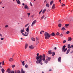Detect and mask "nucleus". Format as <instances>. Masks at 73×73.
Masks as SVG:
<instances>
[{
    "label": "nucleus",
    "mask_w": 73,
    "mask_h": 73,
    "mask_svg": "<svg viewBox=\"0 0 73 73\" xmlns=\"http://www.w3.org/2000/svg\"><path fill=\"white\" fill-rule=\"evenodd\" d=\"M27 15H29V16L30 15H31V13H27Z\"/></svg>",
    "instance_id": "a18cd8bd"
},
{
    "label": "nucleus",
    "mask_w": 73,
    "mask_h": 73,
    "mask_svg": "<svg viewBox=\"0 0 73 73\" xmlns=\"http://www.w3.org/2000/svg\"><path fill=\"white\" fill-rule=\"evenodd\" d=\"M48 58L46 59L45 61H44V62L46 64H47L48 63Z\"/></svg>",
    "instance_id": "2eb2a0df"
},
{
    "label": "nucleus",
    "mask_w": 73,
    "mask_h": 73,
    "mask_svg": "<svg viewBox=\"0 0 73 73\" xmlns=\"http://www.w3.org/2000/svg\"><path fill=\"white\" fill-rule=\"evenodd\" d=\"M58 62H61V57H59L58 58Z\"/></svg>",
    "instance_id": "0eeeda50"
},
{
    "label": "nucleus",
    "mask_w": 73,
    "mask_h": 73,
    "mask_svg": "<svg viewBox=\"0 0 73 73\" xmlns=\"http://www.w3.org/2000/svg\"><path fill=\"white\" fill-rule=\"evenodd\" d=\"M29 48L30 49H33V48H34V47L33 46H31L29 47Z\"/></svg>",
    "instance_id": "ddd939ff"
},
{
    "label": "nucleus",
    "mask_w": 73,
    "mask_h": 73,
    "mask_svg": "<svg viewBox=\"0 0 73 73\" xmlns=\"http://www.w3.org/2000/svg\"><path fill=\"white\" fill-rule=\"evenodd\" d=\"M60 36H61V37H63V34L62 33H61L60 35Z\"/></svg>",
    "instance_id": "473e14b6"
},
{
    "label": "nucleus",
    "mask_w": 73,
    "mask_h": 73,
    "mask_svg": "<svg viewBox=\"0 0 73 73\" xmlns=\"http://www.w3.org/2000/svg\"><path fill=\"white\" fill-rule=\"evenodd\" d=\"M1 62H0V67L1 68Z\"/></svg>",
    "instance_id": "680f3d73"
},
{
    "label": "nucleus",
    "mask_w": 73,
    "mask_h": 73,
    "mask_svg": "<svg viewBox=\"0 0 73 73\" xmlns=\"http://www.w3.org/2000/svg\"><path fill=\"white\" fill-rule=\"evenodd\" d=\"M1 71H2V73H4V71H5V70H4V68H2L1 69Z\"/></svg>",
    "instance_id": "a878e982"
},
{
    "label": "nucleus",
    "mask_w": 73,
    "mask_h": 73,
    "mask_svg": "<svg viewBox=\"0 0 73 73\" xmlns=\"http://www.w3.org/2000/svg\"><path fill=\"white\" fill-rule=\"evenodd\" d=\"M63 42L64 44H65V43L66 42V40H64L63 41Z\"/></svg>",
    "instance_id": "ea45409f"
},
{
    "label": "nucleus",
    "mask_w": 73,
    "mask_h": 73,
    "mask_svg": "<svg viewBox=\"0 0 73 73\" xmlns=\"http://www.w3.org/2000/svg\"><path fill=\"white\" fill-rule=\"evenodd\" d=\"M29 27L30 26L29 25L26 30V31L27 33L29 32Z\"/></svg>",
    "instance_id": "1a4fd4ad"
},
{
    "label": "nucleus",
    "mask_w": 73,
    "mask_h": 73,
    "mask_svg": "<svg viewBox=\"0 0 73 73\" xmlns=\"http://www.w3.org/2000/svg\"><path fill=\"white\" fill-rule=\"evenodd\" d=\"M0 36L1 37H3V36L1 35V34H0Z\"/></svg>",
    "instance_id": "4d7b16f0"
},
{
    "label": "nucleus",
    "mask_w": 73,
    "mask_h": 73,
    "mask_svg": "<svg viewBox=\"0 0 73 73\" xmlns=\"http://www.w3.org/2000/svg\"><path fill=\"white\" fill-rule=\"evenodd\" d=\"M52 8L53 9H54V8H55V5L54 4H53L52 5Z\"/></svg>",
    "instance_id": "f3484780"
},
{
    "label": "nucleus",
    "mask_w": 73,
    "mask_h": 73,
    "mask_svg": "<svg viewBox=\"0 0 73 73\" xmlns=\"http://www.w3.org/2000/svg\"><path fill=\"white\" fill-rule=\"evenodd\" d=\"M59 2L60 3H61V0H59Z\"/></svg>",
    "instance_id": "774afa93"
},
{
    "label": "nucleus",
    "mask_w": 73,
    "mask_h": 73,
    "mask_svg": "<svg viewBox=\"0 0 73 73\" xmlns=\"http://www.w3.org/2000/svg\"><path fill=\"white\" fill-rule=\"evenodd\" d=\"M30 5H31V6H32V4L31 3H30Z\"/></svg>",
    "instance_id": "09e8293b"
},
{
    "label": "nucleus",
    "mask_w": 73,
    "mask_h": 73,
    "mask_svg": "<svg viewBox=\"0 0 73 73\" xmlns=\"http://www.w3.org/2000/svg\"><path fill=\"white\" fill-rule=\"evenodd\" d=\"M70 47H71V48H73V45H71Z\"/></svg>",
    "instance_id": "864d4df0"
},
{
    "label": "nucleus",
    "mask_w": 73,
    "mask_h": 73,
    "mask_svg": "<svg viewBox=\"0 0 73 73\" xmlns=\"http://www.w3.org/2000/svg\"><path fill=\"white\" fill-rule=\"evenodd\" d=\"M54 50H56V49H57V47H55L54 48Z\"/></svg>",
    "instance_id": "603ef678"
},
{
    "label": "nucleus",
    "mask_w": 73,
    "mask_h": 73,
    "mask_svg": "<svg viewBox=\"0 0 73 73\" xmlns=\"http://www.w3.org/2000/svg\"><path fill=\"white\" fill-rule=\"evenodd\" d=\"M25 9H27V8H28V6L27 5H25Z\"/></svg>",
    "instance_id": "c756f323"
},
{
    "label": "nucleus",
    "mask_w": 73,
    "mask_h": 73,
    "mask_svg": "<svg viewBox=\"0 0 73 73\" xmlns=\"http://www.w3.org/2000/svg\"><path fill=\"white\" fill-rule=\"evenodd\" d=\"M15 67V65H13L12 66V68H14Z\"/></svg>",
    "instance_id": "37998d69"
},
{
    "label": "nucleus",
    "mask_w": 73,
    "mask_h": 73,
    "mask_svg": "<svg viewBox=\"0 0 73 73\" xmlns=\"http://www.w3.org/2000/svg\"><path fill=\"white\" fill-rule=\"evenodd\" d=\"M14 60V59H13V58H11L9 59V61L10 62H12Z\"/></svg>",
    "instance_id": "423d86ee"
},
{
    "label": "nucleus",
    "mask_w": 73,
    "mask_h": 73,
    "mask_svg": "<svg viewBox=\"0 0 73 73\" xmlns=\"http://www.w3.org/2000/svg\"><path fill=\"white\" fill-rule=\"evenodd\" d=\"M22 62V65H23V66H24V65H25V63H24V62H25V61H23V62Z\"/></svg>",
    "instance_id": "cd10ccee"
},
{
    "label": "nucleus",
    "mask_w": 73,
    "mask_h": 73,
    "mask_svg": "<svg viewBox=\"0 0 73 73\" xmlns=\"http://www.w3.org/2000/svg\"><path fill=\"white\" fill-rule=\"evenodd\" d=\"M24 29H25V28H23V29L22 30H23V31H24Z\"/></svg>",
    "instance_id": "e2e57ef3"
},
{
    "label": "nucleus",
    "mask_w": 73,
    "mask_h": 73,
    "mask_svg": "<svg viewBox=\"0 0 73 73\" xmlns=\"http://www.w3.org/2000/svg\"><path fill=\"white\" fill-rule=\"evenodd\" d=\"M47 3V2L46 1V0H45L44 1V3Z\"/></svg>",
    "instance_id": "49530a36"
},
{
    "label": "nucleus",
    "mask_w": 73,
    "mask_h": 73,
    "mask_svg": "<svg viewBox=\"0 0 73 73\" xmlns=\"http://www.w3.org/2000/svg\"><path fill=\"white\" fill-rule=\"evenodd\" d=\"M42 9L41 11L39 12V15H40L41 14V13L42 12Z\"/></svg>",
    "instance_id": "c9c22d12"
},
{
    "label": "nucleus",
    "mask_w": 73,
    "mask_h": 73,
    "mask_svg": "<svg viewBox=\"0 0 73 73\" xmlns=\"http://www.w3.org/2000/svg\"><path fill=\"white\" fill-rule=\"evenodd\" d=\"M28 34H29V33H27V32H26L25 34L22 33V35L24 36H28Z\"/></svg>",
    "instance_id": "20e7f679"
},
{
    "label": "nucleus",
    "mask_w": 73,
    "mask_h": 73,
    "mask_svg": "<svg viewBox=\"0 0 73 73\" xmlns=\"http://www.w3.org/2000/svg\"><path fill=\"white\" fill-rule=\"evenodd\" d=\"M11 73H15V72L13 71H11Z\"/></svg>",
    "instance_id": "c03bdc74"
},
{
    "label": "nucleus",
    "mask_w": 73,
    "mask_h": 73,
    "mask_svg": "<svg viewBox=\"0 0 73 73\" xmlns=\"http://www.w3.org/2000/svg\"><path fill=\"white\" fill-rule=\"evenodd\" d=\"M29 25V23H28L27 25H25V27H27V26H28Z\"/></svg>",
    "instance_id": "79ce46f5"
},
{
    "label": "nucleus",
    "mask_w": 73,
    "mask_h": 73,
    "mask_svg": "<svg viewBox=\"0 0 73 73\" xmlns=\"http://www.w3.org/2000/svg\"><path fill=\"white\" fill-rule=\"evenodd\" d=\"M25 31H24V30H21V33H23L24 32H25Z\"/></svg>",
    "instance_id": "f704fd0d"
},
{
    "label": "nucleus",
    "mask_w": 73,
    "mask_h": 73,
    "mask_svg": "<svg viewBox=\"0 0 73 73\" xmlns=\"http://www.w3.org/2000/svg\"><path fill=\"white\" fill-rule=\"evenodd\" d=\"M41 32H44V31H42Z\"/></svg>",
    "instance_id": "338daca9"
},
{
    "label": "nucleus",
    "mask_w": 73,
    "mask_h": 73,
    "mask_svg": "<svg viewBox=\"0 0 73 73\" xmlns=\"http://www.w3.org/2000/svg\"><path fill=\"white\" fill-rule=\"evenodd\" d=\"M7 72H8V73H11V70L10 69H8L7 71Z\"/></svg>",
    "instance_id": "a211bd4d"
},
{
    "label": "nucleus",
    "mask_w": 73,
    "mask_h": 73,
    "mask_svg": "<svg viewBox=\"0 0 73 73\" xmlns=\"http://www.w3.org/2000/svg\"><path fill=\"white\" fill-rule=\"evenodd\" d=\"M66 29H65V27H62V29H61V30L62 31H65V30H66Z\"/></svg>",
    "instance_id": "4be33fe9"
},
{
    "label": "nucleus",
    "mask_w": 73,
    "mask_h": 73,
    "mask_svg": "<svg viewBox=\"0 0 73 73\" xmlns=\"http://www.w3.org/2000/svg\"><path fill=\"white\" fill-rule=\"evenodd\" d=\"M46 7H48V8H49V4L48 3H47L46 4Z\"/></svg>",
    "instance_id": "393cba45"
},
{
    "label": "nucleus",
    "mask_w": 73,
    "mask_h": 73,
    "mask_svg": "<svg viewBox=\"0 0 73 73\" xmlns=\"http://www.w3.org/2000/svg\"><path fill=\"white\" fill-rule=\"evenodd\" d=\"M52 56H54L55 55V53L54 52H52Z\"/></svg>",
    "instance_id": "7c9ffc66"
},
{
    "label": "nucleus",
    "mask_w": 73,
    "mask_h": 73,
    "mask_svg": "<svg viewBox=\"0 0 73 73\" xmlns=\"http://www.w3.org/2000/svg\"><path fill=\"white\" fill-rule=\"evenodd\" d=\"M21 73H25L24 71V70H23V68L21 69Z\"/></svg>",
    "instance_id": "b1692460"
},
{
    "label": "nucleus",
    "mask_w": 73,
    "mask_h": 73,
    "mask_svg": "<svg viewBox=\"0 0 73 73\" xmlns=\"http://www.w3.org/2000/svg\"><path fill=\"white\" fill-rule=\"evenodd\" d=\"M69 25L68 24L65 25V26L66 27H68V26H69Z\"/></svg>",
    "instance_id": "e433bc0d"
},
{
    "label": "nucleus",
    "mask_w": 73,
    "mask_h": 73,
    "mask_svg": "<svg viewBox=\"0 0 73 73\" xmlns=\"http://www.w3.org/2000/svg\"><path fill=\"white\" fill-rule=\"evenodd\" d=\"M28 44L27 43H26L25 44V49H27V47H28Z\"/></svg>",
    "instance_id": "9b49d317"
},
{
    "label": "nucleus",
    "mask_w": 73,
    "mask_h": 73,
    "mask_svg": "<svg viewBox=\"0 0 73 73\" xmlns=\"http://www.w3.org/2000/svg\"><path fill=\"white\" fill-rule=\"evenodd\" d=\"M1 40H4V38H1Z\"/></svg>",
    "instance_id": "de8ad7c7"
},
{
    "label": "nucleus",
    "mask_w": 73,
    "mask_h": 73,
    "mask_svg": "<svg viewBox=\"0 0 73 73\" xmlns=\"http://www.w3.org/2000/svg\"><path fill=\"white\" fill-rule=\"evenodd\" d=\"M5 28H8V25H6L5 26Z\"/></svg>",
    "instance_id": "8fccbe9b"
},
{
    "label": "nucleus",
    "mask_w": 73,
    "mask_h": 73,
    "mask_svg": "<svg viewBox=\"0 0 73 73\" xmlns=\"http://www.w3.org/2000/svg\"><path fill=\"white\" fill-rule=\"evenodd\" d=\"M66 48V46L64 45L63 46L62 49V52H65L67 50L68 48Z\"/></svg>",
    "instance_id": "7ed1b4c3"
},
{
    "label": "nucleus",
    "mask_w": 73,
    "mask_h": 73,
    "mask_svg": "<svg viewBox=\"0 0 73 73\" xmlns=\"http://www.w3.org/2000/svg\"><path fill=\"white\" fill-rule=\"evenodd\" d=\"M69 52H70V49H68L67 50V51L66 52V54H68L69 53Z\"/></svg>",
    "instance_id": "aec40b11"
},
{
    "label": "nucleus",
    "mask_w": 73,
    "mask_h": 73,
    "mask_svg": "<svg viewBox=\"0 0 73 73\" xmlns=\"http://www.w3.org/2000/svg\"><path fill=\"white\" fill-rule=\"evenodd\" d=\"M56 35L57 36H59V33L58 32H57V33H56Z\"/></svg>",
    "instance_id": "58836bf2"
},
{
    "label": "nucleus",
    "mask_w": 73,
    "mask_h": 73,
    "mask_svg": "<svg viewBox=\"0 0 73 73\" xmlns=\"http://www.w3.org/2000/svg\"><path fill=\"white\" fill-rule=\"evenodd\" d=\"M46 11V9H45L42 12V13L43 14H44L45 13V12Z\"/></svg>",
    "instance_id": "dca6fc26"
},
{
    "label": "nucleus",
    "mask_w": 73,
    "mask_h": 73,
    "mask_svg": "<svg viewBox=\"0 0 73 73\" xmlns=\"http://www.w3.org/2000/svg\"><path fill=\"white\" fill-rule=\"evenodd\" d=\"M48 54H52V50H49L48 52Z\"/></svg>",
    "instance_id": "f8f14e48"
},
{
    "label": "nucleus",
    "mask_w": 73,
    "mask_h": 73,
    "mask_svg": "<svg viewBox=\"0 0 73 73\" xmlns=\"http://www.w3.org/2000/svg\"><path fill=\"white\" fill-rule=\"evenodd\" d=\"M44 17H45V15H43L41 19H40L41 20H42V19H44Z\"/></svg>",
    "instance_id": "bb28decb"
},
{
    "label": "nucleus",
    "mask_w": 73,
    "mask_h": 73,
    "mask_svg": "<svg viewBox=\"0 0 73 73\" xmlns=\"http://www.w3.org/2000/svg\"><path fill=\"white\" fill-rule=\"evenodd\" d=\"M36 43H38V42L37 41V40H36Z\"/></svg>",
    "instance_id": "5fc2aeb1"
},
{
    "label": "nucleus",
    "mask_w": 73,
    "mask_h": 73,
    "mask_svg": "<svg viewBox=\"0 0 73 73\" xmlns=\"http://www.w3.org/2000/svg\"><path fill=\"white\" fill-rule=\"evenodd\" d=\"M31 39L32 41H35V38H31Z\"/></svg>",
    "instance_id": "412c9836"
},
{
    "label": "nucleus",
    "mask_w": 73,
    "mask_h": 73,
    "mask_svg": "<svg viewBox=\"0 0 73 73\" xmlns=\"http://www.w3.org/2000/svg\"><path fill=\"white\" fill-rule=\"evenodd\" d=\"M62 26V25H61V24L60 23L58 24V26L59 27V28H61Z\"/></svg>",
    "instance_id": "5701e85b"
},
{
    "label": "nucleus",
    "mask_w": 73,
    "mask_h": 73,
    "mask_svg": "<svg viewBox=\"0 0 73 73\" xmlns=\"http://www.w3.org/2000/svg\"><path fill=\"white\" fill-rule=\"evenodd\" d=\"M53 3V1H51L50 2V5H52Z\"/></svg>",
    "instance_id": "4c0bfd02"
},
{
    "label": "nucleus",
    "mask_w": 73,
    "mask_h": 73,
    "mask_svg": "<svg viewBox=\"0 0 73 73\" xmlns=\"http://www.w3.org/2000/svg\"><path fill=\"white\" fill-rule=\"evenodd\" d=\"M1 64L3 65H4V61H2L1 62Z\"/></svg>",
    "instance_id": "c85d7f7f"
},
{
    "label": "nucleus",
    "mask_w": 73,
    "mask_h": 73,
    "mask_svg": "<svg viewBox=\"0 0 73 73\" xmlns=\"http://www.w3.org/2000/svg\"><path fill=\"white\" fill-rule=\"evenodd\" d=\"M2 2H3V1H1L0 3V4H1V3H2Z\"/></svg>",
    "instance_id": "052dcab7"
},
{
    "label": "nucleus",
    "mask_w": 73,
    "mask_h": 73,
    "mask_svg": "<svg viewBox=\"0 0 73 73\" xmlns=\"http://www.w3.org/2000/svg\"><path fill=\"white\" fill-rule=\"evenodd\" d=\"M22 5H23L24 6L25 5V4H24V3H23Z\"/></svg>",
    "instance_id": "69168bd1"
},
{
    "label": "nucleus",
    "mask_w": 73,
    "mask_h": 73,
    "mask_svg": "<svg viewBox=\"0 0 73 73\" xmlns=\"http://www.w3.org/2000/svg\"><path fill=\"white\" fill-rule=\"evenodd\" d=\"M17 73H20V71L19 70H18L17 71Z\"/></svg>",
    "instance_id": "3c124183"
},
{
    "label": "nucleus",
    "mask_w": 73,
    "mask_h": 73,
    "mask_svg": "<svg viewBox=\"0 0 73 73\" xmlns=\"http://www.w3.org/2000/svg\"><path fill=\"white\" fill-rule=\"evenodd\" d=\"M70 44H68L67 46L68 48V49H70V48H72V47H70Z\"/></svg>",
    "instance_id": "4468645a"
},
{
    "label": "nucleus",
    "mask_w": 73,
    "mask_h": 73,
    "mask_svg": "<svg viewBox=\"0 0 73 73\" xmlns=\"http://www.w3.org/2000/svg\"><path fill=\"white\" fill-rule=\"evenodd\" d=\"M47 17H45L44 18V20H45V19H46V18Z\"/></svg>",
    "instance_id": "0e129e2a"
},
{
    "label": "nucleus",
    "mask_w": 73,
    "mask_h": 73,
    "mask_svg": "<svg viewBox=\"0 0 73 73\" xmlns=\"http://www.w3.org/2000/svg\"><path fill=\"white\" fill-rule=\"evenodd\" d=\"M71 40H72V38H71V37H68V41H70Z\"/></svg>",
    "instance_id": "9d476101"
},
{
    "label": "nucleus",
    "mask_w": 73,
    "mask_h": 73,
    "mask_svg": "<svg viewBox=\"0 0 73 73\" xmlns=\"http://www.w3.org/2000/svg\"><path fill=\"white\" fill-rule=\"evenodd\" d=\"M36 55L37 56L36 57V58L37 61H36V63L37 64H40V65H42V62L41 61H44L45 60V54H43L42 56L41 55L38 56L39 55V53H38Z\"/></svg>",
    "instance_id": "f257e3e1"
},
{
    "label": "nucleus",
    "mask_w": 73,
    "mask_h": 73,
    "mask_svg": "<svg viewBox=\"0 0 73 73\" xmlns=\"http://www.w3.org/2000/svg\"><path fill=\"white\" fill-rule=\"evenodd\" d=\"M44 36L45 39L46 40L49 39V38H50V34L47 32H46L44 33Z\"/></svg>",
    "instance_id": "f03ea898"
},
{
    "label": "nucleus",
    "mask_w": 73,
    "mask_h": 73,
    "mask_svg": "<svg viewBox=\"0 0 73 73\" xmlns=\"http://www.w3.org/2000/svg\"><path fill=\"white\" fill-rule=\"evenodd\" d=\"M36 40H38V38L36 37Z\"/></svg>",
    "instance_id": "13d9d810"
},
{
    "label": "nucleus",
    "mask_w": 73,
    "mask_h": 73,
    "mask_svg": "<svg viewBox=\"0 0 73 73\" xmlns=\"http://www.w3.org/2000/svg\"><path fill=\"white\" fill-rule=\"evenodd\" d=\"M37 22V21H36V20H35L32 23V25H31V27H33V25H34V24H36V23Z\"/></svg>",
    "instance_id": "39448f33"
},
{
    "label": "nucleus",
    "mask_w": 73,
    "mask_h": 73,
    "mask_svg": "<svg viewBox=\"0 0 73 73\" xmlns=\"http://www.w3.org/2000/svg\"><path fill=\"white\" fill-rule=\"evenodd\" d=\"M17 3L18 4H19L20 5L21 4L20 3V1H19V0H18L17 1Z\"/></svg>",
    "instance_id": "6ab92c4d"
},
{
    "label": "nucleus",
    "mask_w": 73,
    "mask_h": 73,
    "mask_svg": "<svg viewBox=\"0 0 73 73\" xmlns=\"http://www.w3.org/2000/svg\"><path fill=\"white\" fill-rule=\"evenodd\" d=\"M51 58L48 57V61H49L50 60Z\"/></svg>",
    "instance_id": "2f4dec72"
},
{
    "label": "nucleus",
    "mask_w": 73,
    "mask_h": 73,
    "mask_svg": "<svg viewBox=\"0 0 73 73\" xmlns=\"http://www.w3.org/2000/svg\"><path fill=\"white\" fill-rule=\"evenodd\" d=\"M69 33H70V32H69V31H67L66 32V33L67 34H69Z\"/></svg>",
    "instance_id": "a19ab883"
},
{
    "label": "nucleus",
    "mask_w": 73,
    "mask_h": 73,
    "mask_svg": "<svg viewBox=\"0 0 73 73\" xmlns=\"http://www.w3.org/2000/svg\"><path fill=\"white\" fill-rule=\"evenodd\" d=\"M15 54H14L13 55V56H12L13 57V56H15Z\"/></svg>",
    "instance_id": "bf43d9fd"
},
{
    "label": "nucleus",
    "mask_w": 73,
    "mask_h": 73,
    "mask_svg": "<svg viewBox=\"0 0 73 73\" xmlns=\"http://www.w3.org/2000/svg\"><path fill=\"white\" fill-rule=\"evenodd\" d=\"M28 66H29L27 64H26L25 65V67L26 68H28Z\"/></svg>",
    "instance_id": "72a5a7b5"
},
{
    "label": "nucleus",
    "mask_w": 73,
    "mask_h": 73,
    "mask_svg": "<svg viewBox=\"0 0 73 73\" xmlns=\"http://www.w3.org/2000/svg\"><path fill=\"white\" fill-rule=\"evenodd\" d=\"M50 36H54V37L56 36V34L54 33H52L51 34H50Z\"/></svg>",
    "instance_id": "6e6552de"
},
{
    "label": "nucleus",
    "mask_w": 73,
    "mask_h": 73,
    "mask_svg": "<svg viewBox=\"0 0 73 73\" xmlns=\"http://www.w3.org/2000/svg\"><path fill=\"white\" fill-rule=\"evenodd\" d=\"M51 70H52L51 69H49V71L50 72V71H51Z\"/></svg>",
    "instance_id": "6e6d98bb"
}]
</instances>
